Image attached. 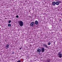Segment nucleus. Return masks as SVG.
<instances>
[{"instance_id": "f257e3e1", "label": "nucleus", "mask_w": 62, "mask_h": 62, "mask_svg": "<svg viewBox=\"0 0 62 62\" xmlns=\"http://www.w3.org/2000/svg\"><path fill=\"white\" fill-rule=\"evenodd\" d=\"M18 24L20 25V26H22L23 25V21H20L18 22Z\"/></svg>"}, {"instance_id": "f03ea898", "label": "nucleus", "mask_w": 62, "mask_h": 62, "mask_svg": "<svg viewBox=\"0 0 62 62\" xmlns=\"http://www.w3.org/2000/svg\"><path fill=\"white\" fill-rule=\"evenodd\" d=\"M58 55L59 58H61L62 57V54H61V52H58Z\"/></svg>"}, {"instance_id": "7ed1b4c3", "label": "nucleus", "mask_w": 62, "mask_h": 62, "mask_svg": "<svg viewBox=\"0 0 62 62\" xmlns=\"http://www.w3.org/2000/svg\"><path fill=\"white\" fill-rule=\"evenodd\" d=\"M34 22H32L30 24V25L32 27L34 26Z\"/></svg>"}, {"instance_id": "20e7f679", "label": "nucleus", "mask_w": 62, "mask_h": 62, "mask_svg": "<svg viewBox=\"0 0 62 62\" xmlns=\"http://www.w3.org/2000/svg\"><path fill=\"white\" fill-rule=\"evenodd\" d=\"M43 46H44L45 47H46V48H48V46H47V45L45 44H43Z\"/></svg>"}, {"instance_id": "39448f33", "label": "nucleus", "mask_w": 62, "mask_h": 62, "mask_svg": "<svg viewBox=\"0 0 62 62\" xmlns=\"http://www.w3.org/2000/svg\"><path fill=\"white\" fill-rule=\"evenodd\" d=\"M41 49H38L37 51V52H38L39 53H40L41 52Z\"/></svg>"}, {"instance_id": "423d86ee", "label": "nucleus", "mask_w": 62, "mask_h": 62, "mask_svg": "<svg viewBox=\"0 0 62 62\" xmlns=\"http://www.w3.org/2000/svg\"><path fill=\"white\" fill-rule=\"evenodd\" d=\"M38 23H39V22H38V21H35L34 24H36V25H37V24H38Z\"/></svg>"}, {"instance_id": "0eeeda50", "label": "nucleus", "mask_w": 62, "mask_h": 62, "mask_svg": "<svg viewBox=\"0 0 62 62\" xmlns=\"http://www.w3.org/2000/svg\"><path fill=\"white\" fill-rule=\"evenodd\" d=\"M52 6H55L56 4V3L55 1H53L52 3Z\"/></svg>"}, {"instance_id": "6e6552de", "label": "nucleus", "mask_w": 62, "mask_h": 62, "mask_svg": "<svg viewBox=\"0 0 62 62\" xmlns=\"http://www.w3.org/2000/svg\"><path fill=\"white\" fill-rule=\"evenodd\" d=\"M6 49H8L9 48V45H7L6 46Z\"/></svg>"}, {"instance_id": "1a4fd4ad", "label": "nucleus", "mask_w": 62, "mask_h": 62, "mask_svg": "<svg viewBox=\"0 0 62 62\" xmlns=\"http://www.w3.org/2000/svg\"><path fill=\"white\" fill-rule=\"evenodd\" d=\"M56 5H57V6H58V5H59V2L58 1H57L56 2Z\"/></svg>"}, {"instance_id": "9d476101", "label": "nucleus", "mask_w": 62, "mask_h": 62, "mask_svg": "<svg viewBox=\"0 0 62 62\" xmlns=\"http://www.w3.org/2000/svg\"><path fill=\"white\" fill-rule=\"evenodd\" d=\"M45 51V50L44 49V48H42V52H43H43H44Z\"/></svg>"}, {"instance_id": "9b49d317", "label": "nucleus", "mask_w": 62, "mask_h": 62, "mask_svg": "<svg viewBox=\"0 0 62 62\" xmlns=\"http://www.w3.org/2000/svg\"><path fill=\"white\" fill-rule=\"evenodd\" d=\"M11 25L10 24H8V27H10V26H11Z\"/></svg>"}, {"instance_id": "f8f14e48", "label": "nucleus", "mask_w": 62, "mask_h": 62, "mask_svg": "<svg viewBox=\"0 0 62 62\" xmlns=\"http://www.w3.org/2000/svg\"><path fill=\"white\" fill-rule=\"evenodd\" d=\"M51 44V42L49 41L48 43V45H50Z\"/></svg>"}, {"instance_id": "ddd939ff", "label": "nucleus", "mask_w": 62, "mask_h": 62, "mask_svg": "<svg viewBox=\"0 0 62 62\" xmlns=\"http://www.w3.org/2000/svg\"><path fill=\"white\" fill-rule=\"evenodd\" d=\"M11 23V21L10 20H9L8 21V23Z\"/></svg>"}, {"instance_id": "4468645a", "label": "nucleus", "mask_w": 62, "mask_h": 62, "mask_svg": "<svg viewBox=\"0 0 62 62\" xmlns=\"http://www.w3.org/2000/svg\"><path fill=\"white\" fill-rule=\"evenodd\" d=\"M16 17L17 18H19V16H18V15L16 16Z\"/></svg>"}, {"instance_id": "2eb2a0df", "label": "nucleus", "mask_w": 62, "mask_h": 62, "mask_svg": "<svg viewBox=\"0 0 62 62\" xmlns=\"http://www.w3.org/2000/svg\"><path fill=\"white\" fill-rule=\"evenodd\" d=\"M47 62H50V60H47V61H46Z\"/></svg>"}, {"instance_id": "dca6fc26", "label": "nucleus", "mask_w": 62, "mask_h": 62, "mask_svg": "<svg viewBox=\"0 0 62 62\" xmlns=\"http://www.w3.org/2000/svg\"><path fill=\"white\" fill-rule=\"evenodd\" d=\"M21 61H20V60H19L18 61H17V62H21Z\"/></svg>"}, {"instance_id": "f3484780", "label": "nucleus", "mask_w": 62, "mask_h": 62, "mask_svg": "<svg viewBox=\"0 0 62 62\" xmlns=\"http://www.w3.org/2000/svg\"><path fill=\"white\" fill-rule=\"evenodd\" d=\"M59 3H61V1H59Z\"/></svg>"}, {"instance_id": "a211bd4d", "label": "nucleus", "mask_w": 62, "mask_h": 62, "mask_svg": "<svg viewBox=\"0 0 62 62\" xmlns=\"http://www.w3.org/2000/svg\"><path fill=\"white\" fill-rule=\"evenodd\" d=\"M15 53H14V52H12V54H15Z\"/></svg>"}, {"instance_id": "6ab92c4d", "label": "nucleus", "mask_w": 62, "mask_h": 62, "mask_svg": "<svg viewBox=\"0 0 62 62\" xmlns=\"http://www.w3.org/2000/svg\"><path fill=\"white\" fill-rule=\"evenodd\" d=\"M21 49H22V48L21 47L20 48V50H21Z\"/></svg>"}, {"instance_id": "aec40b11", "label": "nucleus", "mask_w": 62, "mask_h": 62, "mask_svg": "<svg viewBox=\"0 0 62 62\" xmlns=\"http://www.w3.org/2000/svg\"><path fill=\"white\" fill-rule=\"evenodd\" d=\"M59 21H61V19H60L59 20Z\"/></svg>"}, {"instance_id": "412c9836", "label": "nucleus", "mask_w": 62, "mask_h": 62, "mask_svg": "<svg viewBox=\"0 0 62 62\" xmlns=\"http://www.w3.org/2000/svg\"><path fill=\"white\" fill-rule=\"evenodd\" d=\"M30 46H31V45L30 44Z\"/></svg>"}, {"instance_id": "4be33fe9", "label": "nucleus", "mask_w": 62, "mask_h": 62, "mask_svg": "<svg viewBox=\"0 0 62 62\" xmlns=\"http://www.w3.org/2000/svg\"><path fill=\"white\" fill-rule=\"evenodd\" d=\"M29 18H31V16H30L29 17Z\"/></svg>"}, {"instance_id": "5701e85b", "label": "nucleus", "mask_w": 62, "mask_h": 62, "mask_svg": "<svg viewBox=\"0 0 62 62\" xmlns=\"http://www.w3.org/2000/svg\"><path fill=\"white\" fill-rule=\"evenodd\" d=\"M34 40H35L34 39Z\"/></svg>"}]
</instances>
